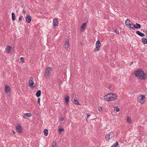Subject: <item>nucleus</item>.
<instances>
[{
    "mask_svg": "<svg viewBox=\"0 0 147 147\" xmlns=\"http://www.w3.org/2000/svg\"><path fill=\"white\" fill-rule=\"evenodd\" d=\"M114 109L117 112H118L119 111V109L117 107H115Z\"/></svg>",
    "mask_w": 147,
    "mask_h": 147,
    "instance_id": "29",
    "label": "nucleus"
},
{
    "mask_svg": "<svg viewBox=\"0 0 147 147\" xmlns=\"http://www.w3.org/2000/svg\"><path fill=\"white\" fill-rule=\"evenodd\" d=\"M87 118H88L89 117H90L91 115H89L88 114H87Z\"/></svg>",
    "mask_w": 147,
    "mask_h": 147,
    "instance_id": "41",
    "label": "nucleus"
},
{
    "mask_svg": "<svg viewBox=\"0 0 147 147\" xmlns=\"http://www.w3.org/2000/svg\"><path fill=\"white\" fill-rule=\"evenodd\" d=\"M72 100L73 101V102L75 104L77 105H80L78 100H77L76 98Z\"/></svg>",
    "mask_w": 147,
    "mask_h": 147,
    "instance_id": "18",
    "label": "nucleus"
},
{
    "mask_svg": "<svg viewBox=\"0 0 147 147\" xmlns=\"http://www.w3.org/2000/svg\"><path fill=\"white\" fill-rule=\"evenodd\" d=\"M86 23H83L82 25L81 28V30H82L84 29L86 27Z\"/></svg>",
    "mask_w": 147,
    "mask_h": 147,
    "instance_id": "20",
    "label": "nucleus"
},
{
    "mask_svg": "<svg viewBox=\"0 0 147 147\" xmlns=\"http://www.w3.org/2000/svg\"><path fill=\"white\" fill-rule=\"evenodd\" d=\"M142 42L144 44H146L147 43V39L144 38H142Z\"/></svg>",
    "mask_w": 147,
    "mask_h": 147,
    "instance_id": "22",
    "label": "nucleus"
},
{
    "mask_svg": "<svg viewBox=\"0 0 147 147\" xmlns=\"http://www.w3.org/2000/svg\"><path fill=\"white\" fill-rule=\"evenodd\" d=\"M25 115L28 117H30L31 116V114L30 113H26L25 114Z\"/></svg>",
    "mask_w": 147,
    "mask_h": 147,
    "instance_id": "31",
    "label": "nucleus"
},
{
    "mask_svg": "<svg viewBox=\"0 0 147 147\" xmlns=\"http://www.w3.org/2000/svg\"><path fill=\"white\" fill-rule=\"evenodd\" d=\"M21 61L22 63H23L24 61V57H21Z\"/></svg>",
    "mask_w": 147,
    "mask_h": 147,
    "instance_id": "34",
    "label": "nucleus"
},
{
    "mask_svg": "<svg viewBox=\"0 0 147 147\" xmlns=\"http://www.w3.org/2000/svg\"><path fill=\"white\" fill-rule=\"evenodd\" d=\"M40 98H38V102L39 104H40Z\"/></svg>",
    "mask_w": 147,
    "mask_h": 147,
    "instance_id": "38",
    "label": "nucleus"
},
{
    "mask_svg": "<svg viewBox=\"0 0 147 147\" xmlns=\"http://www.w3.org/2000/svg\"><path fill=\"white\" fill-rule=\"evenodd\" d=\"M64 120V118L63 117H61L60 118V120L61 121H63Z\"/></svg>",
    "mask_w": 147,
    "mask_h": 147,
    "instance_id": "39",
    "label": "nucleus"
},
{
    "mask_svg": "<svg viewBox=\"0 0 147 147\" xmlns=\"http://www.w3.org/2000/svg\"><path fill=\"white\" fill-rule=\"evenodd\" d=\"M41 91L40 90H39L37 92L36 95L37 97H39L41 95Z\"/></svg>",
    "mask_w": 147,
    "mask_h": 147,
    "instance_id": "16",
    "label": "nucleus"
},
{
    "mask_svg": "<svg viewBox=\"0 0 147 147\" xmlns=\"http://www.w3.org/2000/svg\"><path fill=\"white\" fill-rule=\"evenodd\" d=\"M23 16H20L19 18V21H21L22 20V18Z\"/></svg>",
    "mask_w": 147,
    "mask_h": 147,
    "instance_id": "35",
    "label": "nucleus"
},
{
    "mask_svg": "<svg viewBox=\"0 0 147 147\" xmlns=\"http://www.w3.org/2000/svg\"><path fill=\"white\" fill-rule=\"evenodd\" d=\"M32 80H33V78L31 77L30 78V80L28 82V83L29 84V86H30V87H32L34 86H33L34 83Z\"/></svg>",
    "mask_w": 147,
    "mask_h": 147,
    "instance_id": "8",
    "label": "nucleus"
},
{
    "mask_svg": "<svg viewBox=\"0 0 147 147\" xmlns=\"http://www.w3.org/2000/svg\"><path fill=\"white\" fill-rule=\"evenodd\" d=\"M48 130L47 129H45L44 130V133L45 136H47L48 135Z\"/></svg>",
    "mask_w": 147,
    "mask_h": 147,
    "instance_id": "23",
    "label": "nucleus"
},
{
    "mask_svg": "<svg viewBox=\"0 0 147 147\" xmlns=\"http://www.w3.org/2000/svg\"><path fill=\"white\" fill-rule=\"evenodd\" d=\"M145 98V96L142 95L138 97V100L141 104H143L144 102Z\"/></svg>",
    "mask_w": 147,
    "mask_h": 147,
    "instance_id": "5",
    "label": "nucleus"
},
{
    "mask_svg": "<svg viewBox=\"0 0 147 147\" xmlns=\"http://www.w3.org/2000/svg\"><path fill=\"white\" fill-rule=\"evenodd\" d=\"M52 69L49 67L46 68L45 71V77H49L51 75Z\"/></svg>",
    "mask_w": 147,
    "mask_h": 147,
    "instance_id": "2",
    "label": "nucleus"
},
{
    "mask_svg": "<svg viewBox=\"0 0 147 147\" xmlns=\"http://www.w3.org/2000/svg\"><path fill=\"white\" fill-rule=\"evenodd\" d=\"M16 129L18 132L20 133L21 132L22 130V126L21 125H17L16 127Z\"/></svg>",
    "mask_w": 147,
    "mask_h": 147,
    "instance_id": "7",
    "label": "nucleus"
},
{
    "mask_svg": "<svg viewBox=\"0 0 147 147\" xmlns=\"http://www.w3.org/2000/svg\"><path fill=\"white\" fill-rule=\"evenodd\" d=\"M65 101L67 103V104H68V102L69 101V97L67 96H65L64 98Z\"/></svg>",
    "mask_w": 147,
    "mask_h": 147,
    "instance_id": "17",
    "label": "nucleus"
},
{
    "mask_svg": "<svg viewBox=\"0 0 147 147\" xmlns=\"http://www.w3.org/2000/svg\"><path fill=\"white\" fill-rule=\"evenodd\" d=\"M11 47L10 46H7L6 48V52L9 53L10 51Z\"/></svg>",
    "mask_w": 147,
    "mask_h": 147,
    "instance_id": "21",
    "label": "nucleus"
},
{
    "mask_svg": "<svg viewBox=\"0 0 147 147\" xmlns=\"http://www.w3.org/2000/svg\"><path fill=\"white\" fill-rule=\"evenodd\" d=\"M131 24L132 25H134V23H132V22H131Z\"/></svg>",
    "mask_w": 147,
    "mask_h": 147,
    "instance_id": "44",
    "label": "nucleus"
},
{
    "mask_svg": "<svg viewBox=\"0 0 147 147\" xmlns=\"http://www.w3.org/2000/svg\"><path fill=\"white\" fill-rule=\"evenodd\" d=\"M12 132L14 134H15L16 133V132L12 130Z\"/></svg>",
    "mask_w": 147,
    "mask_h": 147,
    "instance_id": "42",
    "label": "nucleus"
},
{
    "mask_svg": "<svg viewBox=\"0 0 147 147\" xmlns=\"http://www.w3.org/2000/svg\"><path fill=\"white\" fill-rule=\"evenodd\" d=\"M86 121H87L88 120H87V118H86Z\"/></svg>",
    "mask_w": 147,
    "mask_h": 147,
    "instance_id": "46",
    "label": "nucleus"
},
{
    "mask_svg": "<svg viewBox=\"0 0 147 147\" xmlns=\"http://www.w3.org/2000/svg\"><path fill=\"white\" fill-rule=\"evenodd\" d=\"M51 147H57L55 142H53L52 143Z\"/></svg>",
    "mask_w": 147,
    "mask_h": 147,
    "instance_id": "28",
    "label": "nucleus"
},
{
    "mask_svg": "<svg viewBox=\"0 0 147 147\" xmlns=\"http://www.w3.org/2000/svg\"><path fill=\"white\" fill-rule=\"evenodd\" d=\"M101 46V43L99 40H97L96 43V48L94 49V51L96 52L99 50L100 47Z\"/></svg>",
    "mask_w": 147,
    "mask_h": 147,
    "instance_id": "3",
    "label": "nucleus"
},
{
    "mask_svg": "<svg viewBox=\"0 0 147 147\" xmlns=\"http://www.w3.org/2000/svg\"><path fill=\"white\" fill-rule=\"evenodd\" d=\"M26 22L28 23H30L31 22V17L30 15H28L26 18Z\"/></svg>",
    "mask_w": 147,
    "mask_h": 147,
    "instance_id": "12",
    "label": "nucleus"
},
{
    "mask_svg": "<svg viewBox=\"0 0 147 147\" xmlns=\"http://www.w3.org/2000/svg\"><path fill=\"white\" fill-rule=\"evenodd\" d=\"M11 18L13 21H14L15 20V16L14 13L12 12L11 13Z\"/></svg>",
    "mask_w": 147,
    "mask_h": 147,
    "instance_id": "24",
    "label": "nucleus"
},
{
    "mask_svg": "<svg viewBox=\"0 0 147 147\" xmlns=\"http://www.w3.org/2000/svg\"><path fill=\"white\" fill-rule=\"evenodd\" d=\"M134 28L136 29H139L141 27V25L139 24L136 23L133 25Z\"/></svg>",
    "mask_w": 147,
    "mask_h": 147,
    "instance_id": "13",
    "label": "nucleus"
},
{
    "mask_svg": "<svg viewBox=\"0 0 147 147\" xmlns=\"http://www.w3.org/2000/svg\"><path fill=\"white\" fill-rule=\"evenodd\" d=\"M104 99L105 100L107 101H112V98L111 97L110 98H107V99Z\"/></svg>",
    "mask_w": 147,
    "mask_h": 147,
    "instance_id": "30",
    "label": "nucleus"
},
{
    "mask_svg": "<svg viewBox=\"0 0 147 147\" xmlns=\"http://www.w3.org/2000/svg\"><path fill=\"white\" fill-rule=\"evenodd\" d=\"M72 100H73L74 99H75V98L76 99H77V98L76 97V95L74 93L72 94Z\"/></svg>",
    "mask_w": 147,
    "mask_h": 147,
    "instance_id": "26",
    "label": "nucleus"
},
{
    "mask_svg": "<svg viewBox=\"0 0 147 147\" xmlns=\"http://www.w3.org/2000/svg\"><path fill=\"white\" fill-rule=\"evenodd\" d=\"M58 20L57 19L55 18L53 19V25L54 26H58Z\"/></svg>",
    "mask_w": 147,
    "mask_h": 147,
    "instance_id": "9",
    "label": "nucleus"
},
{
    "mask_svg": "<svg viewBox=\"0 0 147 147\" xmlns=\"http://www.w3.org/2000/svg\"><path fill=\"white\" fill-rule=\"evenodd\" d=\"M133 63V61L131 62V64L130 65H131Z\"/></svg>",
    "mask_w": 147,
    "mask_h": 147,
    "instance_id": "45",
    "label": "nucleus"
},
{
    "mask_svg": "<svg viewBox=\"0 0 147 147\" xmlns=\"http://www.w3.org/2000/svg\"><path fill=\"white\" fill-rule=\"evenodd\" d=\"M5 91L6 94H8L10 91V88L8 85L5 84Z\"/></svg>",
    "mask_w": 147,
    "mask_h": 147,
    "instance_id": "6",
    "label": "nucleus"
},
{
    "mask_svg": "<svg viewBox=\"0 0 147 147\" xmlns=\"http://www.w3.org/2000/svg\"><path fill=\"white\" fill-rule=\"evenodd\" d=\"M111 97L112 100V101H114L117 98V95L115 94L111 93Z\"/></svg>",
    "mask_w": 147,
    "mask_h": 147,
    "instance_id": "10",
    "label": "nucleus"
},
{
    "mask_svg": "<svg viewBox=\"0 0 147 147\" xmlns=\"http://www.w3.org/2000/svg\"><path fill=\"white\" fill-rule=\"evenodd\" d=\"M127 121L129 123H130L131 122V120L130 119V118L128 117H127Z\"/></svg>",
    "mask_w": 147,
    "mask_h": 147,
    "instance_id": "33",
    "label": "nucleus"
},
{
    "mask_svg": "<svg viewBox=\"0 0 147 147\" xmlns=\"http://www.w3.org/2000/svg\"><path fill=\"white\" fill-rule=\"evenodd\" d=\"M57 82L59 85H60L62 83V81L59 79H58L57 80Z\"/></svg>",
    "mask_w": 147,
    "mask_h": 147,
    "instance_id": "27",
    "label": "nucleus"
},
{
    "mask_svg": "<svg viewBox=\"0 0 147 147\" xmlns=\"http://www.w3.org/2000/svg\"><path fill=\"white\" fill-rule=\"evenodd\" d=\"M111 133L113 136L114 135V133L113 132L109 133L110 134H107L105 136V139L106 140H109L110 139V135H111V134H110Z\"/></svg>",
    "mask_w": 147,
    "mask_h": 147,
    "instance_id": "14",
    "label": "nucleus"
},
{
    "mask_svg": "<svg viewBox=\"0 0 147 147\" xmlns=\"http://www.w3.org/2000/svg\"><path fill=\"white\" fill-rule=\"evenodd\" d=\"M130 22V20L129 19H127L125 21V24L126 26L128 28H130L132 30L134 29L133 27H131V26H132L131 24L129 23Z\"/></svg>",
    "mask_w": 147,
    "mask_h": 147,
    "instance_id": "4",
    "label": "nucleus"
},
{
    "mask_svg": "<svg viewBox=\"0 0 147 147\" xmlns=\"http://www.w3.org/2000/svg\"><path fill=\"white\" fill-rule=\"evenodd\" d=\"M111 93H109L107 95H106L105 96L104 99H107V98H110L111 97Z\"/></svg>",
    "mask_w": 147,
    "mask_h": 147,
    "instance_id": "19",
    "label": "nucleus"
},
{
    "mask_svg": "<svg viewBox=\"0 0 147 147\" xmlns=\"http://www.w3.org/2000/svg\"><path fill=\"white\" fill-rule=\"evenodd\" d=\"M98 110L100 112L102 110V107H100L98 109Z\"/></svg>",
    "mask_w": 147,
    "mask_h": 147,
    "instance_id": "37",
    "label": "nucleus"
},
{
    "mask_svg": "<svg viewBox=\"0 0 147 147\" xmlns=\"http://www.w3.org/2000/svg\"><path fill=\"white\" fill-rule=\"evenodd\" d=\"M118 145V142H117L116 143H115L111 147H116Z\"/></svg>",
    "mask_w": 147,
    "mask_h": 147,
    "instance_id": "25",
    "label": "nucleus"
},
{
    "mask_svg": "<svg viewBox=\"0 0 147 147\" xmlns=\"http://www.w3.org/2000/svg\"><path fill=\"white\" fill-rule=\"evenodd\" d=\"M141 31H142V32H144V30H143V29H141Z\"/></svg>",
    "mask_w": 147,
    "mask_h": 147,
    "instance_id": "43",
    "label": "nucleus"
},
{
    "mask_svg": "<svg viewBox=\"0 0 147 147\" xmlns=\"http://www.w3.org/2000/svg\"><path fill=\"white\" fill-rule=\"evenodd\" d=\"M64 130V129L63 128H59L58 129V131L59 132H61L63 131Z\"/></svg>",
    "mask_w": 147,
    "mask_h": 147,
    "instance_id": "32",
    "label": "nucleus"
},
{
    "mask_svg": "<svg viewBox=\"0 0 147 147\" xmlns=\"http://www.w3.org/2000/svg\"><path fill=\"white\" fill-rule=\"evenodd\" d=\"M115 33L118 34H119V31L117 30V29H116L115 30V32H114Z\"/></svg>",
    "mask_w": 147,
    "mask_h": 147,
    "instance_id": "36",
    "label": "nucleus"
},
{
    "mask_svg": "<svg viewBox=\"0 0 147 147\" xmlns=\"http://www.w3.org/2000/svg\"><path fill=\"white\" fill-rule=\"evenodd\" d=\"M69 40L68 39H66L65 42V47L67 49L69 47Z\"/></svg>",
    "mask_w": 147,
    "mask_h": 147,
    "instance_id": "11",
    "label": "nucleus"
},
{
    "mask_svg": "<svg viewBox=\"0 0 147 147\" xmlns=\"http://www.w3.org/2000/svg\"><path fill=\"white\" fill-rule=\"evenodd\" d=\"M23 13L24 14L26 13L24 9L23 10Z\"/></svg>",
    "mask_w": 147,
    "mask_h": 147,
    "instance_id": "40",
    "label": "nucleus"
},
{
    "mask_svg": "<svg viewBox=\"0 0 147 147\" xmlns=\"http://www.w3.org/2000/svg\"><path fill=\"white\" fill-rule=\"evenodd\" d=\"M146 33L147 34V31H146Z\"/></svg>",
    "mask_w": 147,
    "mask_h": 147,
    "instance_id": "47",
    "label": "nucleus"
},
{
    "mask_svg": "<svg viewBox=\"0 0 147 147\" xmlns=\"http://www.w3.org/2000/svg\"><path fill=\"white\" fill-rule=\"evenodd\" d=\"M111 86H110V88H111Z\"/></svg>",
    "mask_w": 147,
    "mask_h": 147,
    "instance_id": "48",
    "label": "nucleus"
},
{
    "mask_svg": "<svg viewBox=\"0 0 147 147\" xmlns=\"http://www.w3.org/2000/svg\"><path fill=\"white\" fill-rule=\"evenodd\" d=\"M134 74L135 76L141 80H145L146 77V75L142 69H137L135 71Z\"/></svg>",
    "mask_w": 147,
    "mask_h": 147,
    "instance_id": "1",
    "label": "nucleus"
},
{
    "mask_svg": "<svg viewBox=\"0 0 147 147\" xmlns=\"http://www.w3.org/2000/svg\"><path fill=\"white\" fill-rule=\"evenodd\" d=\"M136 33L141 37H143L145 36V35L144 33H142L138 31H136Z\"/></svg>",
    "mask_w": 147,
    "mask_h": 147,
    "instance_id": "15",
    "label": "nucleus"
}]
</instances>
